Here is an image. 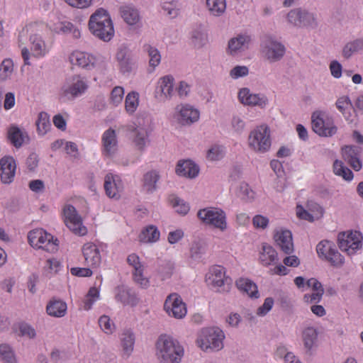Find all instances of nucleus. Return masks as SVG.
Wrapping results in <instances>:
<instances>
[{"label":"nucleus","instance_id":"obj_54","mask_svg":"<svg viewBox=\"0 0 363 363\" xmlns=\"http://www.w3.org/2000/svg\"><path fill=\"white\" fill-rule=\"evenodd\" d=\"M334 245L332 242L323 240L318 244L316 251L320 257H323L325 259L328 255H330Z\"/></svg>","mask_w":363,"mask_h":363},{"label":"nucleus","instance_id":"obj_43","mask_svg":"<svg viewBox=\"0 0 363 363\" xmlns=\"http://www.w3.org/2000/svg\"><path fill=\"white\" fill-rule=\"evenodd\" d=\"M333 172L336 175L342 177L347 181H350L353 178L352 172L345 167L342 161L337 160L333 163Z\"/></svg>","mask_w":363,"mask_h":363},{"label":"nucleus","instance_id":"obj_45","mask_svg":"<svg viewBox=\"0 0 363 363\" xmlns=\"http://www.w3.org/2000/svg\"><path fill=\"white\" fill-rule=\"evenodd\" d=\"M50 117L45 112H40L36 121L37 130L40 135H45L50 128Z\"/></svg>","mask_w":363,"mask_h":363},{"label":"nucleus","instance_id":"obj_3","mask_svg":"<svg viewBox=\"0 0 363 363\" xmlns=\"http://www.w3.org/2000/svg\"><path fill=\"white\" fill-rule=\"evenodd\" d=\"M224 332L218 327L204 328L201 330L197 345L203 351H219L223 347Z\"/></svg>","mask_w":363,"mask_h":363},{"label":"nucleus","instance_id":"obj_48","mask_svg":"<svg viewBox=\"0 0 363 363\" xmlns=\"http://www.w3.org/2000/svg\"><path fill=\"white\" fill-rule=\"evenodd\" d=\"M174 267L170 261H162L159 265L157 271L162 280L169 278L173 274Z\"/></svg>","mask_w":363,"mask_h":363},{"label":"nucleus","instance_id":"obj_30","mask_svg":"<svg viewBox=\"0 0 363 363\" xmlns=\"http://www.w3.org/2000/svg\"><path fill=\"white\" fill-rule=\"evenodd\" d=\"M67 308V303L65 302L53 298L48 303L46 311L50 316L61 318L65 315Z\"/></svg>","mask_w":363,"mask_h":363},{"label":"nucleus","instance_id":"obj_24","mask_svg":"<svg viewBox=\"0 0 363 363\" xmlns=\"http://www.w3.org/2000/svg\"><path fill=\"white\" fill-rule=\"evenodd\" d=\"M252 42V37L247 34L238 35L231 38L228 42V50L231 55L237 54L238 52L244 51L249 48Z\"/></svg>","mask_w":363,"mask_h":363},{"label":"nucleus","instance_id":"obj_47","mask_svg":"<svg viewBox=\"0 0 363 363\" xmlns=\"http://www.w3.org/2000/svg\"><path fill=\"white\" fill-rule=\"evenodd\" d=\"M99 298V291L95 287H91L89 289L87 294L86 295L83 303H84V309L85 311H89L94 303Z\"/></svg>","mask_w":363,"mask_h":363},{"label":"nucleus","instance_id":"obj_32","mask_svg":"<svg viewBox=\"0 0 363 363\" xmlns=\"http://www.w3.org/2000/svg\"><path fill=\"white\" fill-rule=\"evenodd\" d=\"M160 179L159 172L156 170H151L146 172L143 179V188L148 193H152L157 190V183Z\"/></svg>","mask_w":363,"mask_h":363},{"label":"nucleus","instance_id":"obj_55","mask_svg":"<svg viewBox=\"0 0 363 363\" xmlns=\"http://www.w3.org/2000/svg\"><path fill=\"white\" fill-rule=\"evenodd\" d=\"M237 195L242 200H251L254 198V192L246 183H241L238 187Z\"/></svg>","mask_w":363,"mask_h":363},{"label":"nucleus","instance_id":"obj_22","mask_svg":"<svg viewBox=\"0 0 363 363\" xmlns=\"http://www.w3.org/2000/svg\"><path fill=\"white\" fill-rule=\"evenodd\" d=\"M1 180L4 184L12 182L16 172V163L12 157H4L0 160Z\"/></svg>","mask_w":363,"mask_h":363},{"label":"nucleus","instance_id":"obj_17","mask_svg":"<svg viewBox=\"0 0 363 363\" xmlns=\"http://www.w3.org/2000/svg\"><path fill=\"white\" fill-rule=\"evenodd\" d=\"M69 61L72 65L90 70L96 66L97 58L87 52L75 51L71 54Z\"/></svg>","mask_w":363,"mask_h":363},{"label":"nucleus","instance_id":"obj_42","mask_svg":"<svg viewBox=\"0 0 363 363\" xmlns=\"http://www.w3.org/2000/svg\"><path fill=\"white\" fill-rule=\"evenodd\" d=\"M161 92L166 98L171 97L174 89V78L172 76H164L159 82Z\"/></svg>","mask_w":363,"mask_h":363},{"label":"nucleus","instance_id":"obj_20","mask_svg":"<svg viewBox=\"0 0 363 363\" xmlns=\"http://www.w3.org/2000/svg\"><path fill=\"white\" fill-rule=\"evenodd\" d=\"M115 298L123 306H135L138 303L135 293L125 286H120L115 289Z\"/></svg>","mask_w":363,"mask_h":363},{"label":"nucleus","instance_id":"obj_61","mask_svg":"<svg viewBox=\"0 0 363 363\" xmlns=\"http://www.w3.org/2000/svg\"><path fill=\"white\" fill-rule=\"evenodd\" d=\"M337 108L343 114L345 115V111L350 107L352 106V104L350 98L347 96H342L337 99L336 101Z\"/></svg>","mask_w":363,"mask_h":363},{"label":"nucleus","instance_id":"obj_59","mask_svg":"<svg viewBox=\"0 0 363 363\" xmlns=\"http://www.w3.org/2000/svg\"><path fill=\"white\" fill-rule=\"evenodd\" d=\"M342 154L344 160L347 162L359 156V150L356 146H345L342 148Z\"/></svg>","mask_w":363,"mask_h":363},{"label":"nucleus","instance_id":"obj_15","mask_svg":"<svg viewBox=\"0 0 363 363\" xmlns=\"http://www.w3.org/2000/svg\"><path fill=\"white\" fill-rule=\"evenodd\" d=\"M238 99L245 106H258L262 108L268 104V99L264 94H253L248 88H242L240 90Z\"/></svg>","mask_w":363,"mask_h":363},{"label":"nucleus","instance_id":"obj_40","mask_svg":"<svg viewBox=\"0 0 363 363\" xmlns=\"http://www.w3.org/2000/svg\"><path fill=\"white\" fill-rule=\"evenodd\" d=\"M0 359L4 363H17L13 350L6 343L0 345Z\"/></svg>","mask_w":363,"mask_h":363},{"label":"nucleus","instance_id":"obj_4","mask_svg":"<svg viewBox=\"0 0 363 363\" xmlns=\"http://www.w3.org/2000/svg\"><path fill=\"white\" fill-rule=\"evenodd\" d=\"M261 47L263 57L269 63L280 61L286 53L285 46L269 35L264 36Z\"/></svg>","mask_w":363,"mask_h":363},{"label":"nucleus","instance_id":"obj_51","mask_svg":"<svg viewBox=\"0 0 363 363\" xmlns=\"http://www.w3.org/2000/svg\"><path fill=\"white\" fill-rule=\"evenodd\" d=\"M162 9L171 17L174 18L179 14L178 2L174 0H162Z\"/></svg>","mask_w":363,"mask_h":363},{"label":"nucleus","instance_id":"obj_25","mask_svg":"<svg viewBox=\"0 0 363 363\" xmlns=\"http://www.w3.org/2000/svg\"><path fill=\"white\" fill-rule=\"evenodd\" d=\"M318 330L313 327L308 326L302 330L301 339L307 354H312L313 349L316 346L318 342Z\"/></svg>","mask_w":363,"mask_h":363},{"label":"nucleus","instance_id":"obj_64","mask_svg":"<svg viewBox=\"0 0 363 363\" xmlns=\"http://www.w3.org/2000/svg\"><path fill=\"white\" fill-rule=\"evenodd\" d=\"M249 70L246 66H235L230 72V76L233 79L245 77L248 74Z\"/></svg>","mask_w":363,"mask_h":363},{"label":"nucleus","instance_id":"obj_49","mask_svg":"<svg viewBox=\"0 0 363 363\" xmlns=\"http://www.w3.org/2000/svg\"><path fill=\"white\" fill-rule=\"evenodd\" d=\"M224 147L218 145H213L207 151L206 157L211 161H217L224 156Z\"/></svg>","mask_w":363,"mask_h":363},{"label":"nucleus","instance_id":"obj_60","mask_svg":"<svg viewBox=\"0 0 363 363\" xmlns=\"http://www.w3.org/2000/svg\"><path fill=\"white\" fill-rule=\"evenodd\" d=\"M173 207L178 213L186 215L189 211V206L183 200L179 198H174L172 200Z\"/></svg>","mask_w":363,"mask_h":363},{"label":"nucleus","instance_id":"obj_58","mask_svg":"<svg viewBox=\"0 0 363 363\" xmlns=\"http://www.w3.org/2000/svg\"><path fill=\"white\" fill-rule=\"evenodd\" d=\"M144 268L133 271L134 281L142 288H147L149 286V280L143 275Z\"/></svg>","mask_w":363,"mask_h":363},{"label":"nucleus","instance_id":"obj_2","mask_svg":"<svg viewBox=\"0 0 363 363\" xmlns=\"http://www.w3.org/2000/svg\"><path fill=\"white\" fill-rule=\"evenodd\" d=\"M89 28L99 39L108 42L113 37L114 29L111 18L106 10L100 9L90 17Z\"/></svg>","mask_w":363,"mask_h":363},{"label":"nucleus","instance_id":"obj_13","mask_svg":"<svg viewBox=\"0 0 363 363\" xmlns=\"http://www.w3.org/2000/svg\"><path fill=\"white\" fill-rule=\"evenodd\" d=\"M87 87L88 85L83 77L79 75H74L67 79L62 90L65 96L75 98L82 94Z\"/></svg>","mask_w":363,"mask_h":363},{"label":"nucleus","instance_id":"obj_7","mask_svg":"<svg viewBox=\"0 0 363 363\" xmlns=\"http://www.w3.org/2000/svg\"><path fill=\"white\" fill-rule=\"evenodd\" d=\"M286 18L290 24L298 28L313 29L318 26L314 13L301 8L291 10L288 13Z\"/></svg>","mask_w":363,"mask_h":363},{"label":"nucleus","instance_id":"obj_46","mask_svg":"<svg viewBox=\"0 0 363 363\" xmlns=\"http://www.w3.org/2000/svg\"><path fill=\"white\" fill-rule=\"evenodd\" d=\"M144 48L145 50L148 53V55L150 57V66L155 69L160 63V52L157 48L152 47L150 45H145Z\"/></svg>","mask_w":363,"mask_h":363},{"label":"nucleus","instance_id":"obj_18","mask_svg":"<svg viewBox=\"0 0 363 363\" xmlns=\"http://www.w3.org/2000/svg\"><path fill=\"white\" fill-rule=\"evenodd\" d=\"M127 130L131 133L133 143L136 148L140 151H143L146 144L149 142L147 130L143 127L129 125L127 127Z\"/></svg>","mask_w":363,"mask_h":363},{"label":"nucleus","instance_id":"obj_34","mask_svg":"<svg viewBox=\"0 0 363 363\" xmlns=\"http://www.w3.org/2000/svg\"><path fill=\"white\" fill-rule=\"evenodd\" d=\"M259 260L262 265L269 266L278 260L277 252L271 245L264 243L262 245V251L259 255Z\"/></svg>","mask_w":363,"mask_h":363},{"label":"nucleus","instance_id":"obj_28","mask_svg":"<svg viewBox=\"0 0 363 363\" xmlns=\"http://www.w3.org/2000/svg\"><path fill=\"white\" fill-rule=\"evenodd\" d=\"M40 233L37 247L51 253L57 252L58 250V240L43 230Z\"/></svg>","mask_w":363,"mask_h":363},{"label":"nucleus","instance_id":"obj_56","mask_svg":"<svg viewBox=\"0 0 363 363\" xmlns=\"http://www.w3.org/2000/svg\"><path fill=\"white\" fill-rule=\"evenodd\" d=\"M99 324L101 330L106 334H111L115 330V325L107 315H102L99 319Z\"/></svg>","mask_w":363,"mask_h":363},{"label":"nucleus","instance_id":"obj_29","mask_svg":"<svg viewBox=\"0 0 363 363\" xmlns=\"http://www.w3.org/2000/svg\"><path fill=\"white\" fill-rule=\"evenodd\" d=\"M116 58L123 73H129L133 71L135 62L125 48H121L118 51Z\"/></svg>","mask_w":363,"mask_h":363},{"label":"nucleus","instance_id":"obj_57","mask_svg":"<svg viewBox=\"0 0 363 363\" xmlns=\"http://www.w3.org/2000/svg\"><path fill=\"white\" fill-rule=\"evenodd\" d=\"M19 335L28 337L30 339H34L36 337V331L35 328L27 323H21L19 324Z\"/></svg>","mask_w":363,"mask_h":363},{"label":"nucleus","instance_id":"obj_31","mask_svg":"<svg viewBox=\"0 0 363 363\" xmlns=\"http://www.w3.org/2000/svg\"><path fill=\"white\" fill-rule=\"evenodd\" d=\"M235 284L240 291L246 293L250 297L255 298L259 297L257 286L250 279L240 278L236 281Z\"/></svg>","mask_w":363,"mask_h":363},{"label":"nucleus","instance_id":"obj_10","mask_svg":"<svg viewBox=\"0 0 363 363\" xmlns=\"http://www.w3.org/2000/svg\"><path fill=\"white\" fill-rule=\"evenodd\" d=\"M31 26H26L23 28L18 35V43L20 45H24L27 37L29 35L31 51L35 57L44 56L47 52L46 45L44 40L36 33H31Z\"/></svg>","mask_w":363,"mask_h":363},{"label":"nucleus","instance_id":"obj_33","mask_svg":"<svg viewBox=\"0 0 363 363\" xmlns=\"http://www.w3.org/2000/svg\"><path fill=\"white\" fill-rule=\"evenodd\" d=\"M363 51V38H357L354 40L347 43L342 50V55L344 58L348 60L352 55Z\"/></svg>","mask_w":363,"mask_h":363},{"label":"nucleus","instance_id":"obj_16","mask_svg":"<svg viewBox=\"0 0 363 363\" xmlns=\"http://www.w3.org/2000/svg\"><path fill=\"white\" fill-rule=\"evenodd\" d=\"M312 128L315 133L323 137H331L337 133V130L333 123L324 121L316 113L312 115Z\"/></svg>","mask_w":363,"mask_h":363},{"label":"nucleus","instance_id":"obj_14","mask_svg":"<svg viewBox=\"0 0 363 363\" xmlns=\"http://www.w3.org/2000/svg\"><path fill=\"white\" fill-rule=\"evenodd\" d=\"M175 117L183 125H191L199 118V111L189 104H179L176 106Z\"/></svg>","mask_w":363,"mask_h":363},{"label":"nucleus","instance_id":"obj_52","mask_svg":"<svg viewBox=\"0 0 363 363\" xmlns=\"http://www.w3.org/2000/svg\"><path fill=\"white\" fill-rule=\"evenodd\" d=\"M138 105V94L136 92L129 93L125 98V106L128 113H133Z\"/></svg>","mask_w":363,"mask_h":363},{"label":"nucleus","instance_id":"obj_11","mask_svg":"<svg viewBox=\"0 0 363 363\" xmlns=\"http://www.w3.org/2000/svg\"><path fill=\"white\" fill-rule=\"evenodd\" d=\"M362 236L359 232L354 231L349 233L342 232L337 237L338 246L348 255L354 254L357 250L362 247Z\"/></svg>","mask_w":363,"mask_h":363},{"label":"nucleus","instance_id":"obj_62","mask_svg":"<svg viewBox=\"0 0 363 363\" xmlns=\"http://www.w3.org/2000/svg\"><path fill=\"white\" fill-rule=\"evenodd\" d=\"M124 94V90L121 86H116L111 93V102L117 106L121 103Z\"/></svg>","mask_w":363,"mask_h":363},{"label":"nucleus","instance_id":"obj_63","mask_svg":"<svg viewBox=\"0 0 363 363\" xmlns=\"http://www.w3.org/2000/svg\"><path fill=\"white\" fill-rule=\"evenodd\" d=\"M273 305L274 299L272 298H265L264 303L257 308V315L259 316L265 315L272 308Z\"/></svg>","mask_w":363,"mask_h":363},{"label":"nucleus","instance_id":"obj_19","mask_svg":"<svg viewBox=\"0 0 363 363\" xmlns=\"http://www.w3.org/2000/svg\"><path fill=\"white\" fill-rule=\"evenodd\" d=\"M104 189L109 198L118 199L120 192L123 190V184L121 179L111 173L105 177Z\"/></svg>","mask_w":363,"mask_h":363},{"label":"nucleus","instance_id":"obj_8","mask_svg":"<svg viewBox=\"0 0 363 363\" xmlns=\"http://www.w3.org/2000/svg\"><path fill=\"white\" fill-rule=\"evenodd\" d=\"M65 225L74 234L82 236L86 234V228L83 225L81 216L71 204L65 205L62 209Z\"/></svg>","mask_w":363,"mask_h":363},{"label":"nucleus","instance_id":"obj_23","mask_svg":"<svg viewBox=\"0 0 363 363\" xmlns=\"http://www.w3.org/2000/svg\"><path fill=\"white\" fill-rule=\"evenodd\" d=\"M103 151L106 156L113 157L118 149V142L116 131L109 128L104 132L102 136Z\"/></svg>","mask_w":363,"mask_h":363},{"label":"nucleus","instance_id":"obj_26","mask_svg":"<svg viewBox=\"0 0 363 363\" xmlns=\"http://www.w3.org/2000/svg\"><path fill=\"white\" fill-rule=\"evenodd\" d=\"M274 238L277 245L285 254L289 255L294 252V243L291 231L286 230L277 232Z\"/></svg>","mask_w":363,"mask_h":363},{"label":"nucleus","instance_id":"obj_44","mask_svg":"<svg viewBox=\"0 0 363 363\" xmlns=\"http://www.w3.org/2000/svg\"><path fill=\"white\" fill-rule=\"evenodd\" d=\"M13 72V62L8 58L2 61L0 65V80L5 82L11 79Z\"/></svg>","mask_w":363,"mask_h":363},{"label":"nucleus","instance_id":"obj_37","mask_svg":"<svg viewBox=\"0 0 363 363\" xmlns=\"http://www.w3.org/2000/svg\"><path fill=\"white\" fill-rule=\"evenodd\" d=\"M160 231L155 225L145 228L140 235V240L144 242H155L160 239Z\"/></svg>","mask_w":363,"mask_h":363},{"label":"nucleus","instance_id":"obj_50","mask_svg":"<svg viewBox=\"0 0 363 363\" xmlns=\"http://www.w3.org/2000/svg\"><path fill=\"white\" fill-rule=\"evenodd\" d=\"M190 258L196 262L201 259L203 255L205 253V247L203 244L199 242H194L190 247Z\"/></svg>","mask_w":363,"mask_h":363},{"label":"nucleus","instance_id":"obj_39","mask_svg":"<svg viewBox=\"0 0 363 363\" xmlns=\"http://www.w3.org/2000/svg\"><path fill=\"white\" fill-rule=\"evenodd\" d=\"M191 39L196 48H201L207 43L208 35L204 29L200 27L192 31Z\"/></svg>","mask_w":363,"mask_h":363},{"label":"nucleus","instance_id":"obj_1","mask_svg":"<svg viewBox=\"0 0 363 363\" xmlns=\"http://www.w3.org/2000/svg\"><path fill=\"white\" fill-rule=\"evenodd\" d=\"M157 356L160 363H180L184 350L172 337L162 335L157 343Z\"/></svg>","mask_w":363,"mask_h":363},{"label":"nucleus","instance_id":"obj_12","mask_svg":"<svg viewBox=\"0 0 363 363\" xmlns=\"http://www.w3.org/2000/svg\"><path fill=\"white\" fill-rule=\"evenodd\" d=\"M164 308L169 315L177 319L184 318L187 312L186 304L176 293L171 294L167 297Z\"/></svg>","mask_w":363,"mask_h":363},{"label":"nucleus","instance_id":"obj_9","mask_svg":"<svg viewBox=\"0 0 363 363\" xmlns=\"http://www.w3.org/2000/svg\"><path fill=\"white\" fill-rule=\"evenodd\" d=\"M208 285L218 289L220 292L229 291L231 280L225 276V269L219 265L213 266L206 275Z\"/></svg>","mask_w":363,"mask_h":363},{"label":"nucleus","instance_id":"obj_27","mask_svg":"<svg viewBox=\"0 0 363 363\" xmlns=\"http://www.w3.org/2000/svg\"><path fill=\"white\" fill-rule=\"evenodd\" d=\"M199 172V167L191 160L179 161L176 167V173L179 176L195 178Z\"/></svg>","mask_w":363,"mask_h":363},{"label":"nucleus","instance_id":"obj_38","mask_svg":"<svg viewBox=\"0 0 363 363\" xmlns=\"http://www.w3.org/2000/svg\"><path fill=\"white\" fill-rule=\"evenodd\" d=\"M27 135L16 126H11L8 131V138L16 147H20L23 143Z\"/></svg>","mask_w":363,"mask_h":363},{"label":"nucleus","instance_id":"obj_41","mask_svg":"<svg viewBox=\"0 0 363 363\" xmlns=\"http://www.w3.org/2000/svg\"><path fill=\"white\" fill-rule=\"evenodd\" d=\"M206 2L209 11L215 16H221L225 11V0H206Z\"/></svg>","mask_w":363,"mask_h":363},{"label":"nucleus","instance_id":"obj_53","mask_svg":"<svg viewBox=\"0 0 363 363\" xmlns=\"http://www.w3.org/2000/svg\"><path fill=\"white\" fill-rule=\"evenodd\" d=\"M325 259L335 267H340L344 263V257L337 250L335 245H334L330 255Z\"/></svg>","mask_w":363,"mask_h":363},{"label":"nucleus","instance_id":"obj_5","mask_svg":"<svg viewBox=\"0 0 363 363\" xmlns=\"http://www.w3.org/2000/svg\"><path fill=\"white\" fill-rule=\"evenodd\" d=\"M197 216L204 224L213 226L221 231L227 228L226 215L220 208L207 207L200 209Z\"/></svg>","mask_w":363,"mask_h":363},{"label":"nucleus","instance_id":"obj_36","mask_svg":"<svg viewBox=\"0 0 363 363\" xmlns=\"http://www.w3.org/2000/svg\"><path fill=\"white\" fill-rule=\"evenodd\" d=\"M121 346L124 353L129 356L133 350L135 344V335L129 330H125L121 335Z\"/></svg>","mask_w":363,"mask_h":363},{"label":"nucleus","instance_id":"obj_21","mask_svg":"<svg viewBox=\"0 0 363 363\" xmlns=\"http://www.w3.org/2000/svg\"><path fill=\"white\" fill-rule=\"evenodd\" d=\"M82 253L85 262L89 267H97L99 266L101 257L96 245L91 242L84 244L82 247Z\"/></svg>","mask_w":363,"mask_h":363},{"label":"nucleus","instance_id":"obj_6","mask_svg":"<svg viewBox=\"0 0 363 363\" xmlns=\"http://www.w3.org/2000/svg\"><path fill=\"white\" fill-rule=\"evenodd\" d=\"M249 145L255 151L265 152L271 147L270 130L267 125H260L249 135Z\"/></svg>","mask_w":363,"mask_h":363},{"label":"nucleus","instance_id":"obj_35","mask_svg":"<svg viewBox=\"0 0 363 363\" xmlns=\"http://www.w3.org/2000/svg\"><path fill=\"white\" fill-rule=\"evenodd\" d=\"M120 12L123 20L129 25L136 24L140 19L138 11L132 6H121Z\"/></svg>","mask_w":363,"mask_h":363}]
</instances>
